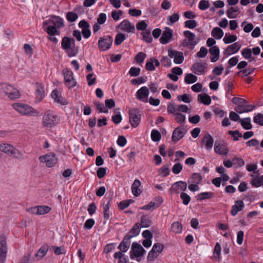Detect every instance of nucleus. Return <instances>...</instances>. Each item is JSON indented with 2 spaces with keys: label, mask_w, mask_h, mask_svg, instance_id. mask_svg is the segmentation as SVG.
<instances>
[{
  "label": "nucleus",
  "mask_w": 263,
  "mask_h": 263,
  "mask_svg": "<svg viewBox=\"0 0 263 263\" xmlns=\"http://www.w3.org/2000/svg\"><path fill=\"white\" fill-rule=\"evenodd\" d=\"M13 108L23 116L36 117L39 112L30 105L22 103H14L12 105Z\"/></svg>",
  "instance_id": "1"
},
{
  "label": "nucleus",
  "mask_w": 263,
  "mask_h": 263,
  "mask_svg": "<svg viewBox=\"0 0 263 263\" xmlns=\"http://www.w3.org/2000/svg\"><path fill=\"white\" fill-rule=\"evenodd\" d=\"M59 122V117L53 112L50 110L45 112L42 118L43 126L44 127L52 128Z\"/></svg>",
  "instance_id": "2"
},
{
  "label": "nucleus",
  "mask_w": 263,
  "mask_h": 263,
  "mask_svg": "<svg viewBox=\"0 0 263 263\" xmlns=\"http://www.w3.org/2000/svg\"><path fill=\"white\" fill-rule=\"evenodd\" d=\"M0 152L9 156H13L16 159H22L23 157L22 153L14 146L7 143L0 144Z\"/></svg>",
  "instance_id": "3"
},
{
  "label": "nucleus",
  "mask_w": 263,
  "mask_h": 263,
  "mask_svg": "<svg viewBox=\"0 0 263 263\" xmlns=\"http://www.w3.org/2000/svg\"><path fill=\"white\" fill-rule=\"evenodd\" d=\"M1 88L3 91L11 100L18 99L21 96L19 90L11 85L6 83L2 84Z\"/></svg>",
  "instance_id": "4"
},
{
  "label": "nucleus",
  "mask_w": 263,
  "mask_h": 263,
  "mask_svg": "<svg viewBox=\"0 0 263 263\" xmlns=\"http://www.w3.org/2000/svg\"><path fill=\"white\" fill-rule=\"evenodd\" d=\"M62 72L64 76L65 84L68 89L73 88L77 85V83L74 78L72 71L68 68H64Z\"/></svg>",
  "instance_id": "5"
},
{
  "label": "nucleus",
  "mask_w": 263,
  "mask_h": 263,
  "mask_svg": "<svg viewBox=\"0 0 263 263\" xmlns=\"http://www.w3.org/2000/svg\"><path fill=\"white\" fill-rule=\"evenodd\" d=\"M146 252V251L143 249L141 245L134 242L132 243L131 250L130 251V257L132 259L136 258H138L142 257ZM139 261V259H136Z\"/></svg>",
  "instance_id": "6"
},
{
  "label": "nucleus",
  "mask_w": 263,
  "mask_h": 263,
  "mask_svg": "<svg viewBox=\"0 0 263 263\" xmlns=\"http://www.w3.org/2000/svg\"><path fill=\"white\" fill-rule=\"evenodd\" d=\"M164 246L161 243H155L148 254L147 260L149 261H154L162 252Z\"/></svg>",
  "instance_id": "7"
},
{
  "label": "nucleus",
  "mask_w": 263,
  "mask_h": 263,
  "mask_svg": "<svg viewBox=\"0 0 263 263\" xmlns=\"http://www.w3.org/2000/svg\"><path fill=\"white\" fill-rule=\"evenodd\" d=\"M41 162L46 164V166L51 167L57 163V158L54 153H50L39 157Z\"/></svg>",
  "instance_id": "8"
},
{
  "label": "nucleus",
  "mask_w": 263,
  "mask_h": 263,
  "mask_svg": "<svg viewBox=\"0 0 263 263\" xmlns=\"http://www.w3.org/2000/svg\"><path fill=\"white\" fill-rule=\"evenodd\" d=\"M141 112L137 109L129 110V122L132 127H137L141 121Z\"/></svg>",
  "instance_id": "9"
},
{
  "label": "nucleus",
  "mask_w": 263,
  "mask_h": 263,
  "mask_svg": "<svg viewBox=\"0 0 263 263\" xmlns=\"http://www.w3.org/2000/svg\"><path fill=\"white\" fill-rule=\"evenodd\" d=\"M114 192H112L108 198H105L103 199L102 206L103 210L104 218L105 219H108L111 215V213L109 211L110 207V201L112 199Z\"/></svg>",
  "instance_id": "10"
},
{
  "label": "nucleus",
  "mask_w": 263,
  "mask_h": 263,
  "mask_svg": "<svg viewBox=\"0 0 263 263\" xmlns=\"http://www.w3.org/2000/svg\"><path fill=\"white\" fill-rule=\"evenodd\" d=\"M7 247L5 235L0 236V263H5L6 259Z\"/></svg>",
  "instance_id": "11"
},
{
  "label": "nucleus",
  "mask_w": 263,
  "mask_h": 263,
  "mask_svg": "<svg viewBox=\"0 0 263 263\" xmlns=\"http://www.w3.org/2000/svg\"><path fill=\"white\" fill-rule=\"evenodd\" d=\"M185 39L183 40L182 45L183 47L195 46L197 44L195 40V35L190 31L186 30L183 32Z\"/></svg>",
  "instance_id": "12"
},
{
  "label": "nucleus",
  "mask_w": 263,
  "mask_h": 263,
  "mask_svg": "<svg viewBox=\"0 0 263 263\" xmlns=\"http://www.w3.org/2000/svg\"><path fill=\"white\" fill-rule=\"evenodd\" d=\"M51 24L53 26L55 27L57 29L61 28L64 26L63 20L57 16L53 15L50 18L44 22V26Z\"/></svg>",
  "instance_id": "13"
},
{
  "label": "nucleus",
  "mask_w": 263,
  "mask_h": 263,
  "mask_svg": "<svg viewBox=\"0 0 263 263\" xmlns=\"http://www.w3.org/2000/svg\"><path fill=\"white\" fill-rule=\"evenodd\" d=\"M214 152L219 155H227L229 149L227 144L223 141H216L214 145Z\"/></svg>",
  "instance_id": "14"
},
{
  "label": "nucleus",
  "mask_w": 263,
  "mask_h": 263,
  "mask_svg": "<svg viewBox=\"0 0 263 263\" xmlns=\"http://www.w3.org/2000/svg\"><path fill=\"white\" fill-rule=\"evenodd\" d=\"M112 44V40L110 36H105L100 38L98 42V47L102 50L109 49Z\"/></svg>",
  "instance_id": "15"
},
{
  "label": "nucleus",
  "mask_w": 263,
  "mask_h": 263,
  "mask_svg": "<svg viewBox=\"0 0 263 263\" xmlns=\"http://www.w3.org/2000/svg\"><path fill=\"white\" fill-rule=\"evenodd\" d=\"M149 89L146 86H143L137 90L136 93V98L144 102H147V98L149 95Z\"/></svg>",
  "instance_id": "16"
},
{
  "label": "nucleus",
  "mask_w": 263,
  "mask_h": 263,
  "mask_svg": "<svg viewBox=\"0 0 263 263\" xmlns=\"http://www.w3.org/2000/svg\"><path fill=\"white\" fill-rule=\"evenodd\" d=\"M168 55L170 58H174V62L177 64H181L184 60L183 53L176 50H168Z\"/></svg>",
  "instance_id": "17"
},
{
  "label": "nucleus",
  "mask_w": 263,
  "mask_h": 263,
  "mask_svg": "<svg viewBox=\"0 0 263 263\" xmlns=\"http://www.w3.org/2000/svg\"><path fill=\"white\" fill-rule=\"evenodd\" d=\"M173 37V30L168 27H165L160 39V42L163 44L169 43Z\"/></svg>",
  "instance_id": "18"
},
{
  "label": "nucleus",
  "mask_w": 263,
  "mask_h": 263,
  "mask_svg": "<svg viewBox=\"0 0 263 263\" xmlns=\"http://www.w3.org/2000/svg\"><path fill=\"white\" fill-rule=\"evenodd\" d=\"M206 68V64L203 62H198L193 64L191 70L194 73L200 75L204 73Z\"/></svg>",
  "instance_id": "19"
},
{
  "label": "nucleus",
  "mask_w": 263,
  "mask_h": 263,
  "mask_svg": "<svg viewBox=\"0 0 263 263\" xmlns=\"http://www.w3.org/2000/svg\"><path fill=\"white\" fill-rule=\"evenodd\" d=\"M186 130L182 127H178L175 128L173 133L172 139L174 142H177L182 139L186 134Z\"/></svg>",
  "instance_id": "20"
},
{
  "label": "nucleus",
  "mask_w": 263,
  "mask_h": 263,
  "mask_svg": "<svg viewBox=\"0 0 263 263\" xmlns=\"http://www.w3.org/2000/svg\"><path fill=\"white\" fill-rule=\"evenodd\" d=\"M79 27L82 28V33L85 39H88L91 35L90 30V25L85 20L81 21L79 23Z\"/></svg>",
  "instance_id": "21"
},
{
  "label": "nucleus",
  "mask_w": 263,
  "mask_h": 263,
  "mask_svg": "<svg viewBox=\"0 0 263 263\" xmlns=\"http://www.w3.org/2000/svg\"><path fill=\"white\" fill-rule=\"evenodd\" d=\"M45 92L44 86L40 83L36 85L35 94V102L39 103L42 101L45 96Z\"/></svg>",
  "instance_id": "22"
},
{
  "label": "nucleus",
  "mask_w": 263,
  "mask_h": 263,
  "mask_svg": "<svg viewBox=\"0 0 263 263\" xmlns=\"http://www.w3.org/2000/svg\"><path fill=\"white\" fill-rule=\"evenodd\" d=\"M187 186V183L185 181H180L174 183L170 190L178 193L180 191H185Z\"/></svg>",
  "instance_id": "23"
},
{
  "label": "nucleus",
  "mask_w": 263,
  "mask_h": 263,
  "mask_svg": "<svg viewBox=\"0 0 263 263\" xmlns=\"http://www.w3.org/2000/svg\"><path fill=\"white\" fill-rule=\"evenodd\" d=\"M241 45L238 42H235L228 46L225 50V54L227 56L237 53L241 48Z\"/></svg>",
  "instance_id": "24"
},
{
  "label": "nucleus",
  "mask_w": 263,
  "mask_h": 263,
  "mask_svg": "<svg viewBox=\"0 0 263 263\" xmlns=\"http://www.w3.org/2000/svg\"><path fill=\"white\" fill-rule=\"evenodd\" d=\"M51 98L54 100V102L60 105H66L67 104V100L63 98L59 92L54 89L51 94Z\"/></svg>",
  "instance_id": "25"
},
{
  "label": "nucleus",
  "mask_w": 263,
  "mask_h": 263,
  "mask_svg": "<svg viewBox=\"0 0 263 263\" xmlns=\"http://www.w3.org/2000/svg\"><path fill=\"white\" fill-rule=\"evenodd\" d=\"M118 29L122 31L129 33L135 30V27L129 21L124 20L118 26Z\"/></svg>",
  "instance_id": "26"
},
{
  "label": "nucleus",
  "mask_w": 263,
  "mask_h": 263,
  "mask_svg": "<svg viewBox=\"0 0 263 263\" xmlns=\"http://www.w3.org/2000/svg\"><path fill=\"white\" fill-rule=\"evenodd\" d=\"M254 107H255L253 105H247L246 101L245 100V102L237 105V106L235 108V110L239 114H242L243 112L251 111L253 110Z\"/></svg>",
  "instance_id": "27"
},
{
  "label": "nucleus",
  "mask_w": 263,
  "mask_h": 263,
  "mask_svg": "<svg viewBox=\"0 0 263 263\" xmlns=\"http://www.w3.org/2000/svg\"><path fill=\"white\" fill-rule=\"evenodd\" d=\"M245 206V204L242 200H237L235 204L232 205L231 210V214L233 216H235L237 214L242 211Z\"/></svg>",
  "instance_id": "28"
},
{
  "label": "nucleus",
  "mask_w": 263,
  "mask_h": 263,
  "mask_svg": "<svg viewBox=\"0 0 263 263\" xmlns=\"http://www.w3.org/2000/svg\"><path fill=\"white\" fill-rule=\"evenodd\" d=\"M213 143L214 140L210 134H206L202 139V143L208 151H210L212 148Z\"/></svg>",
  "instance_id": "29"
},
{
  "label": "nucleus",
  "mask_w": 263,
  "mask_h": 263,
  "mask_svg": "<svg viewBox=\"0 0 263 263\" xmlns=\"http://www.w3.org/2000/svg\"><path fill=\"white\" fill-rule=\"evenodd\" d=\"M251 183L255 187L263 186V175H255L251 176Z\"/></svg>",
  "instance_id": "30"
},
{
  "label": "nucleus",
  "mask_w": 263,
  "mask_h": 263,
  "mask_svg": "<svg viewBox=\"0 0 263 263\" xmlns=\"http://www.w3.org/2000/svg\"><path fill=\"white\" fill-rule=\"evenodd\" d=\"M160 65L159 61L155 58L150 59L146 63L145 68L148 71H154L155 66L158 67Z\"/></svg>",
  "instance_id": "31"
},
{
  "label": "nucleus",
  "mask_w": 263,
  "mask_h": 263,
  "mask_svg": "<svg viewBox=\"0 0 263 263\" xmlns=\"http://www.w3.org/2000/svg\"><path fill=\"white\" fill-rule=\"evenodd\" d=\"M141 182L138 179H136L132 185V191L134 195L135 196H138L142 193V191L140 189Z\"/></svg>",
  "instance_id": "32"
},
{
  "label": "nucleus",
  "mask_w": 263,
  "mask_h": 263,
  "mask_svg": "<svg viewBox=\"0 0 263 263\" xmlns=\"http://www.w3.org/2000/svg\"><path fill=\"white\" fill-rule=\"evenodd\" d=\"M48 250L49 246L47 244H44L39 249L35 254V256L37 258V259H42L46 256Z\"/></svg>",
  "instance_id": "33"
},
{
  "label": "nucleus",
  "mask_w": 263,
  "mask_h": 263,
  "mask_svg": "<svg viewBox=\"0 0 263 263\" xmlns=\"http://www.w3.org/2000/svg\"><path fill=\"white\" fill-rule=\"evenodd\" d=\"M210 53L212 55L211 61L212 62L217 61L219 58V49L217 46H213L210 48Z\"/></svg>",
  "instance_id": "34"
},
{
  "label": "nucleus",
  "mask_w": 263,
  "mask_h": 263,
  "mask_svg": "<svg viewBox=\"0 0 263 263\" xmlns=\"http://www.w3.org/2000/svg\"><path fill=\"white\" fill-rule=\"evenodd\" d=\"M75 44V41L72 38H69L68 37H64L62 39V47L66 50L68 49L70 46H72L73 44Z\"/></svg>",
  "instance_id": "35"
},
{
  "label": "nucleus",
  "mask_w": 263,
  "mask_h": 263,
  "mask_svg": "<svg viewBox=\"0 0 263 263\" xmlns=\"http://www.w3.org/2000/svg\"><path fill=\"white\" fill-rule=\"evenodd\" d=\"M130 247V241L127 238H125L123 241L120 244L118 249L121 251L123 254L126 252L129 249Z\"/></svg>",
  "instance_id": "36"
},
{
  "label": "nucleus",
  "mask_w": 263,
  "mask_h": 263,
  "mask_svg": "<svg viewBox=\"0 0 263 263\" xmlns=\"http://www.w3.org/2000/svg\"><path fill=\"white\" fill-rule=\"evenodd\" d=\"M140 231V226L139 223H136L133 227L132 228L129 232L128 233L127 238L129 239L130 238L136 237L139 235Z\"/></svg>",
  "instance_id": "37"
},
{
  "label": "nucleus",
  "mask_w": 263,
  "mask_h": 263,
  "mask_svg": "<svg viewBox=\"0 0 263 263\" xmlns=\"http://www.w3.org/2000/svg\"><path fill=\"white\" fill-rule=\"evenodd\" d=\"M214 196V193L211 192H202L197 195L196 199L198 201H202L205 199H211Z\"/></svg>",
  "instance_id": "38"
},
{
  "label": "nucleus",
  "mask_w": 263,
  "mask_h": 263,
  "mask_svg": "<svg viewBox=\"0 0 263 263\" xmlns=\"http://www.w3.org/2000/svg\"><path fill=\"white\" fill-rule=\"evenodd\" d=\"M223 34L224 32L223 30L219 27L214 28L211 32L212 36L217 40L221 39Z\"/></svg>",
  "instance_id": "39"
},
{
  "label": "nucleus",
  "mask_w": 263,
  "mask_h": 263,
  "mask_svg": "<svg viewBox=\"0 0 263 263\" xmlns=\"http://www.w3.org/2000/svg\"><path fill=\"white\" fill-rule=\"evenodd\" d=\"M239 8L236 7H231L227 11V15L229 18H235L237 16Z\"/></svg>",
  "instance_id": "40"
},
{
  "label": "nucleus",
  "mask_w": 263,
  "mask_h": 263,
  "mask_svg": "<svg viewBox=\"0 0 263 263\" xmlns=\"http://www.w3.org/2000/svg\"><path fill=\"white\" fill-rule=\"evenodd\" d=\"M202 179L201 175L197 173H194L189 179V183H192L199 184Z\"/></svg>",
  "instance_id": "41"
},
{
  "label": "nucleus",
  "mask_w": 263,
  "mask_h": 263,
  "mask_svg": "<svg viewBox=\"0 0 263 263\" xmlns=\"http://www.w3.org/2000/svg\"><path fill=\"white\" fill-rule=\"evenodd\" d=\"M43 28L48 34L49 35H55L57 34L58 32L57 29L51 24L44 27L43 23Z\"/></svg>",
  "instance_id": "42"
},
{
  "label": "nucleus",
  "mask_w": 263,
  "mask_h": 263,
  "mask_svg": "<svg viewBox=\"0 0 263 263\" xmlns=\"http://www.w3.org/2000/svg\"><path fill=\"white\" fill-rule=\"evenodd\" d=\"M239 122L245 129L248 130L252 128V125L251 123V118L249 117L240 119Z\"/></svg>",
  "instance_id": "43"
},
{
  "label": "nucleus",
  "mask_w": 263,
  "mask_h": 263,
  "mask_svg": "<svg viewBox=\"0 0 263 263\" xmlns=\"http://www.w3.org/2000/svg\"><path fill=\"white\" fill-rule=\"evenodd\" d=\"M198 100L203 104L208 105L211 103V99L209 96L206 94H200L198 96Z\"/></svg>",
  "instance_id": "44"
},
{
  "label": "nucleus",
  "mask_w": 263,
  "mask_h": 263,
  "mask_svg": "<svg viewBox=\"0 0 263 263\" xmlns=\"http://www.w3.org/2000/svg\"><path fill=\"white\" fill-rule=\"evenodd\" d=\"M171 230L175 233H180L182 231V226L180 222H174L171 224Z\"/></svg>",
  "instance_id": "45"
},
{
  "label": "nucleus",
  "mask_w": 263,
  "mask_h": 263,
  "mask_svg": "<svg viewBox=\"0 0 263 263\" xmlns=\"http://www.w3.org/2000/svg\"><path fill=\"white\" fill-rule=\"evenodd\" d=\"M198 80L197 77L192 73H186L184 77V82L186 84H192L196 82Z\"/></svg>",
  "instance_id": "46"
},
{
  "label": "nucleus",
  "mask_w": 263,
  "mask_h": 263,
  "mask_svg": "<svg viewBox=\"0 0 263 263\" xmlns=\"http://www.w3.org/2000/svg\"><path fill=\"white\" fill-rule=\"evenodd\" d=\"M180 18V16L178 13H174L171 15L167 16V24L168 25H172L174 23L177 22Z\"/></svg>",
  "instance_id": "47"
},
{
  "label": "nucleus",
  "mask_w": 263,
  "mask_h": 263,
  "mask_svg": "<svg viewBox=\"0 0 263 263\" xmlns=\"http://www.w3.org/2000/svg\"><path fill=\"white\" fill-rule=\"evenodd\" d=\"M237 39V36L235 35H230L227 33L226 34L223 39V42L226 44H230L235 42Z\"/></svg>",
  "instance_id": "48"
},
{
  "label": "nucleus",
  "mask_w": 263,
  "mask_h": 263,
  "mask_svg": "<svg viewBox=\"0 0 263 263\" xmlns=\"http://www.w3.org/2000/svg\"><path fill=\"white\" fill-rule=\"evenodd\" d=\"M151 224V221L149 218L146 216H143L141 218V223L140 224V227L147 228Z\"/></svg>",
  "instance_id": "49"
},
{
  "label": "nucleus",
  "mask_w": 263,
  "mask_h": 263,
  "mask_svg": "<svg viewBox=\"0 0 263 263\" xmlns=\"http://www.w3.org/2000/svg\"><path fill=\"white\" fill-rule=\"evenodd\" d=\"M94 104L96 107V109L99 111V112L107 113L108 111V109L105 107V106L103 103H100L98 101L94 102Z\"/></svg>",
  "instance_id": "50"
},
{
  "label": "nucleus",
  "mask_w": 263,
  "mask_h": 263,
  "mask_svg": "<svg viewBox=\"0 0 263 263\" xmlns=\"http://www.w3.org/2000/svg\"><path fill=\"white\" fill-rule=\"evenodd\" d=\"M69 57H72L78 53V48L75 46V44L70 46L68 49L65 50Z\"/></svg>",
  "instance_id": "51"
},
{
  "label": "nucleus",
  "mask_w": 263,
  "mask_h": 263,
  "mask_svg": "<svg viewBox=\"0 0 263 263\" xmlns=\"http://www.w3.org/2000/svg\"><path fill=\"white\" fill-rule=\"evenodd\" d=\"M37 206L38 215L48 213L51 210V208L47 205H40Z\"/></svg>",
  "instance_id": "52"
},
{
  "label": "nucleus",
  "mask_w": 263,
  "mask_h": 263,
  "mask_svg": "<svg viewBox=\"0 0 263 263\" xmlns=\"http://www.w3.org/2000/svg\"><path fill=\"white\" fill-rule=\"evenodd\" d=\"M115 250V243H109L105 246L104 249V253L107 255V257L110 256V254Z\"/></svg>",
  "instance_id": "53"
},
{
  "label": "nucleus",
  "mask_w": 263,
  "mask_h": 263,
  "mask_svg": "<svg viewBox=\"0 0 263 263\" xmlns=\"http://www.w3.org/2000/svg\"><path fill=\"white\" fill-rule=\"evenodd\" d=\"M241 54L247 60L252 61L253 58H252V50L250 48H245L241 51Z\"/></svg>",
  "instance_id": "54"
},
{
  "label": "nucleus",
  "mask_w": 263,
  "mask_h": 263,
  "mask_svg": "<svg viewBox=\"0 0 263 263\" xmlns=\"http://www.w3.org/2000/svg\"><path fill=\"white\" fill-rule=\"evenodd\" d=\"M174 116L175 117V119L177 123L182 124L185 122L186 119L185 115L177 112V113L174 114Z\"/></svg>",
  "instance_id": "55"
},
{
  "label": "nucleus",
  "mask_w": 263,
  "mask_h": 263,
  "mask_svg": "<svg viewBox=\"0 0 263 263\" xmlns=\"http://www.w3.org/2000/svg\"><path fill=\"white\" fill-rule=\"evenodd\" d=\"M241 26L243 27V31L246 33L251 32L254 28L252 24L247 23L246 21L243 22Z\"/></svg>",
  "instance_id": "56"
},
{
  "label": "nucleus",
  "mask_w": 263,
  "mask_h": 263,
  "mask_svg": "<svg viewBox=\"0 0 263 263\" xmlns=\"http://www.w3.org/2000/svg\"><path fill=\"white\" fill-rule=\"evenodd\" d=\"M161 134L160 132L156 129L152 130L151 132V138L153 141L157 142L161 139Z\"/></svg>",
  "instance_id": "57"
},
{
  "label": "nucleus",
  "mask_w": 263,
  "mask_h": 263,
  "mask_svg": "<svg viewBox=\"0 0 263 263\" xmlns=\"http://www.w3.org/2000/svg\"><path fill=\"white\" fill-rule=\"evenodd\" d=\"M116 258L119 259L118 263H127V256L122 252H116Z\"/></svg>",
  "instance_id": "58"
},
{
  "label": "nucleus",
  "mask_w": 263,
  "mask_h": 263,
  "mask_svg": "<svg viewBox=\"0 0 263 263\" xmlns=\"http://www.w3.org/2000/svg\"><path fill=\"white\" fill-rule=\"evenodd\" d=\"M253 121L260 126H263V114L261 113L257 114L254 117Z\"/></svg>",
  "instance_id": "59"
},
{
  "label": "nucleus",
  "mask_w": 263,
  "mask_h": 263,
  "mask_svg": "<svg viewBox=\"0 0 263 263\" xmlns=\"http://www.w3.org/2000/svg\"><path fill=\"white\" fill-rule=\"evenodd\" d=\"M177 99L180 101H182L187 103L191 102L192 101V98L191 96L187 94L179 95L177 97Z\"/></svg>",
  "instance_id": "60"
},
{
  "label": "nucleus",
  "mask_w": 263,
  "mask_h": 263,
  "mask_svg": "<svg viewBox=\"0 0 263 263\" xmlns=\"http://www.w3.org/2000/svg\"><path fill=\"white\" fill-rule=\"evenodd\" d=\"M197 26V22L194 20H188L185 22L184 26L186 28L193 29Z\"/></svg>",
  "instance_id": "61"
},
{
  "label": "nucleus",
  "mask_w": 263,
  "mask_h": 263,
  "mask_svg": "<svg viewBox=\"0 0 263 263\" xmlns=\"http://www.w3.org/2000/svg\"><path fill=\"white\" fill-rule=\"evenodd\" d=\"M159 175L162 177L167 176L170 173V169L167 165L163 166L159 171Z\"/></svg>",
  "instance_id": "62"
},
{
  "label": "nucleus",
  "mask_w": 263,
  "mask_h": 263,
  "mask_svg": "<svg viewBox=\"0 0 263 263\" xmlns=\"http://www.w3.org/2000/svg\"><path fill=\"white\" fill-rule=\"evenodd\" d=\"M180 198L182 200L183 203L184 205H187L191 201L190 196L185 193H181Z\"/></svg>",
  "instance_id": "63"
},
{
  "label": "nucleus",
  "mask_w": 263,
  "mask_h": 263,
  "mask_svg": "<svg viewBox=\"0 0 263 263\" xmlns=\"http://www.w3.org/2000/svg\"><path fill=\"white\" fill-rule=\"evenodd\" d=\"M118 145L120 147H124L127 143V140L123 136H119L117 140Z\"/></svg>",
  "instance_id": "64"
}]
</instances>
